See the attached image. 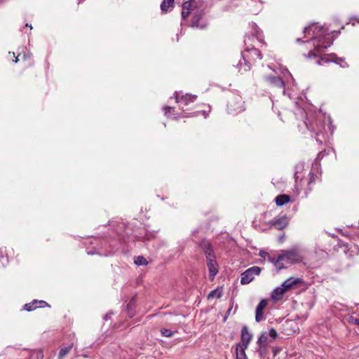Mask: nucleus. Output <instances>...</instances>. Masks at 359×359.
Listing matches in <instances>:
<instances>
[{
    "label": "nucleus",
    "instance_id": "nucleus-27",
    "mask_svg": "<svg viewBox=\"0 0 359 359\" xmlns=\"http://www.w3.org/2000/svg\"><path fill=\"white\" fill-rule=\"evenodd\" d=\"M283 261V260H278V257L276 259L273 257H269V262L274 264V265L276 266L277 271L286 268L284 266V264L282 262Z\"/></svg>",
    "mask_w": 359,
    "mask_h": 359
},
{
    "label": "nucleus",
    "instance_id": "nucleus-29",
    "mask_svg": "<svg viewBox=\"0 0 359 359\" xmlns=\"http://www.w3.org/2000/svg\"><path fill=\"white\" fill-rule=\"evenodd\" d=\"M135 264L138 266L147 265V261L144 257L138 256V257H135Z\"/></svg>",
    "mask_w": 359,
    "mask_h": 359
},
{
    "label": "nucleus",
    "instance_id": "nucleus-6",
    "mask_svg": "<svg viewBox=\"0 0 359 359\" xmlns=\"http://www.w3.org/2000/svg\"><path fill=\"white\" fill-rule=\"evenodd\" d=\"M278 337V333L274 328H271L269 332H262L258 337L257 344H262L263 346H266L273 340Z\"/></svg>",
    "mask_w": 359,
    "mask_h": 359
},
{
    "label": "nucleus",
    "instance_id": "nucleus-8",
    "mask_svg": "<svg viewBox=\"0 0 359 359\" xmlns=\"http://www.w3.org/2000/svg\"><path fill=\"white\" fill-rule=\"evenodd\" d=\"M321 61L327 62V63L330 62H332L337 65H339L342 68L348 67V65L346 62L345 58L337 57L335 54L327 55L322 57L320 60H318L317 61V63L318 65H321Z\"/></svg>",
    "mask_w": 359,
    "mask_h": 359
},
{
    "label": "nucleus",
    "instance_id": "nucleus-12",
    "mask_svg": "<svg viewBox=\"0 0 359 359\" xmlns=\"http://www.w3.org/2000/svg\"><path fill=\"white\" fill-rule=\"evenodd\" d=\"M207 266L209 271V278L210 280H213L215 276L218 273V264L216 261V257L214 258H211V257H208V259L206 260Z\"/></svg>",
    "mask_w": 359,
    "mask_h": 359
},
{
    "label": "nucleus",
    "instance_id": "nucleus-37",
    "mask_svg": "<svg viewBox=\"0 0 359 359\" xmlns=\"http://www.w3.org/2000/svg\"><path fill=\"white\" fill-rule=\"evenodd\" d=\"M351 322L355 325H359V318H355L351 317Z\"/></svg>",
    "mask_w": 359,
    "mask_h": 359
},
{
    "label": "nucleus",
    "instance_id": "nucleus-28",
    "mask_svg": "<svg viewBox=\"0 0 359 359\" xmlns=\"http://www.w3.org/2000/svg\"><path fill=\"white\" fill-rule=\"evenodd\" d=\"M309 176V180L308 184H309V186H310L311 184L314 183L316 180L320 179V174L319 175L318 174H316L313 172V170L312 169L310 171Z\"/></svg>",
    "mask_w": 359,
    "mask_h": 359
},
{
    "label": "nucleus",
    "instance_id": "nucleus-30",
    "mask_svg": "<svg viewBox=\"0 0 359 359\" xmlns=\"http://www.w3.org/2000/svg\"><path fill=\"white\" fill-rule=\"evenodd\" d=\"M266 346H262V344H257V351L259 353L260 357H263L266 351Z\"/></svg>",
    "mask_w": 359,
    "mask_h": 359
},
{
    "label": "nucleus",
    "instance_id": "nucleus-10",
    "mask_svg": "<svg viewBox=\"0 0 359 359\" xmlns=\"http://www.w3.org/2000/svg\"><path fill=\"white\" fill-rule=\"evenodd\" d=\"M243 101L240 95L232 96L228 101L229 109L232 111H242L243 110Z\"/></svg>",
    "mask_w": 359,
    "mask_h": 359
},
{
    "label": "nucleus",
    "instance_id": "nucleus-22",
    "mask_svg": "<svg viewBox=\"0 0 359 359\" xmlns=\"http://www.w3.org/2000/svg\"><path fill=\"white\" fill-rule=\"evenodd\" d=\"M196 96L192 95H182V97H179L178 96L176 97L177 102L179 103L188 104L189 102H193L196 100Z\"/></svg>",
    "mask_w": 359,
    "mask_h": 359
},
{
    "label": "nucleus",
    "instance_id": "nucleus-4",
    "mask_svg": "<svg viewBox=\"0 0 359 359\" xmlns=\"http://www.w3.org/2000/svg\"><path fill=\"white\" fill-rule=\"evenodd\" d=\"M261 271V268L257 266H254L248 269L241 274V283L242 285L250 283L254 280L255 276L259 275Z\"/></svg>",
    "mask_w": 359,
    "mask_h": 359
},
{
    "label": "nucleus",
    "instance_id": "nucleus-13",
    "mask_svg": "<svg viewBox=\"0 0 359 359\" xmlns=\"http://www.w3.org/2000/svg\"><path fill=\"white\" fill-rule=\"evenodd\" d=\"M250 26L251 27L252 34V36H250L251 38V41L254 37H255L259 43L265 44L263 32L260 29L257 25L255 22H252L250 24Z\"/></svg>",
    "mask_w": 359,
    "mask_h": 359
},
{
    "label": "nucleus",
    "instance_id": "nucleus-20",
    "mask_svg": "<svg viewBox=\"0 0 359 359\" xmlns=\"http://www.w3.org/2000/svg\"><path fill=\"white\" fill-rule=\"evenodd\" d=\"M290 196L287 194L278 195L275 198V202L277 206H283L290 201Z\"/></svg>",
    "mask_w": 359,
    "mask_h": 359
},
{
    "label": "nucleus",
    "instance_id": "nucleus-15",
    "mask_svg": "<svg viewBox=\"0 0 359 359\" xmlns=\"http://www.w3.org/2000/svg\"><path fill=\"white\" fill-rule=\"evenodd\" d=\"M49 307L50 305L45 301L34 299L30 303L25 304L24 309L27 311H32L38 308Z\"/></svg>",
    "mask_w": 359,
    "mask_h": 359
},
{
    "label": "nucleus",
    "instance_id": "nucleus-44",
    "mask_svg": "<svg viewBox=\"0 0 359 359\" xmlns=\"http://www.w3.org/2000/svg\"><path fill=\"white\" fill-rule=\"evenodd\" d=\"M297 172H295V173H294V177H297Z\"/></svg>",
    "mask_w": 359,
    "mask_h": 359
},
{
    "label": "nucleus",
    "instance_id": "nucleus-16",
    "mask_svg": "<svg viewBox=\"0 0 359 359\" xmlns=\"http://www.w3.org/2000/svg\"><path fill=\"white\" fill-rule=\"evenodd\" d=\"M252 338V334L248 331V327L244 325L241 330L242 344L240 345V346L244 347V348H247Z\"/></svg>",
    "mask_w": 359,
    "mask_h": 359
},
{
    "label": "nucleus",
    "instance_id": "nucleus-33",
    "mask_svg": "<svg viewBox=\"0 0 359 359\" xmlns=\"http://www.w3.org/2000/svg\"><path fill=\"white\" fill-rule=\"evenodd\" d=\"M172 109H173V108H172L170 107H164L165 114L167 115L168 116H169L170 114V111Z\"/></svg>",
    "mask_w": 359,
    "mask_h": 359
},
{
    "label": "nucleus",
    "instance_id": "nucleus-2",
    "mask_svg": "<svg viewBox=\"0 0 359 359\" xmlns=\"http://www.w3.org/2000/svg\"><path fill=\"white\" fill-rule=\"evenodd\" d=\"M244 43L245 49L241 55V59L239 60L236 65L238 71L241 73L249 71L252 64L257 59H262L261 51L251 43V38L250 36H246Z\"/></svg>",
    "mask_w": 359,
    "mask_h": 359
},
{
    "label": "nucleus",
    "instance_id": "nucleus-35",
    "mask_svg": "<svg viewBox=\"0 0 359 359\" xmlns=\"http://www.w3.org/2000/svg\"><path fill=\"white\" fill-rule=\"evenodd\" d=\"M273 355H276L280 351V348L278 346L273 347L272 348Z\"/></svg>",
    "mask_w": 359,
    "mask_h": 359
},
{
    "label": "nucleus",
    "instance_id": "nucleus-5",
    "mask_svg": "<svg viewBox=\"0 0 359 359\" xmlns=\"http://www.w3.org/2000/svg\"><path fill=\"white\" fill-rule=\"evenodd\" d=\"M203 9H196L193 13V16L190 22V26L194 28L204 29L206 27V24L203 20L204 15Z\"/></svg>",
    "mask_w": 359,
    "mask_h": 359
},
{
    "label": "nucleus",
    "instance_id": "nucleus-25",
    "mask_svg": "<svg viewBox=\"0 0 359 359\" xmlns=\"http://www.w3.org/2000/svg\"><path fill=\"white\" fill-rule=\"evenodd\" d=\"M175 0H163L161 4V9L163 13H167L168 8L174 6Z\"/></svg>",
    "mask_w": 359,
    "mask_h": 359
},
{
    "label": "nucleus",
    "instance_id": "nucleus-14",
    "mask_svg": "<svg viewBox=\"0 0 359 359\" xmlns=\"http://www.w3.org/2000/svg\"><path fill=\"white\" fill-rule=\"evenodd\" d=\"M268 300L266 299H262L256 307L255 310V321L257 323L264 320V310L268 305Z\"/></svg>",
    "mask_w": 359,
    "mask_h": 359
},
{
    "label": "nucleus",
    "instance_id": "nucleus-40",
    "mask_svg": "<svg viewBox=\"0 0 359 359\" xmlns=\"http://www.w3.org/2000/svg\"><path fill=\"white\" fill-rule=\"evenodd\" d=\"M284 237H285V236H284V235H283V236H280V237L278 238V241H279L280 243L283 242V241H284Z\"/></svg>",
    "mask_w": 359,
    "mask_h": 359
},
{
    "label": "nucleus",
    "instance_id": "nucleus-24",
    "mask_svg": "<svg viewBox=\"0 0 359 359\" xmlns=\"http://www.w3.org/2000/svg\"><path fill=\"white\" fill-rule=\"evenodd\" d=\"M245 349L244 347L240 346L239 344L236 348V359H248Z\"/></svg>",
    "mask_w": 359,
    "mask_h": 359
},
{
    "label": "nucleus",
    "instance_id": "nucleus-1",
    "mask_svg": "<svg viewBox=\"0 0 359 359\" xmlns=\"http://www.w3.org/2000/svg\"><path fill=\"white\" fill-rule=\"evenodd\" d=\"M311 31L313 32V35L312 39L318 38V41L313 43V46H315L314 50H310L308 55L304 54V55L307 58L317 57L318 54L327 49L333 43L332 36L327 33V29L323 27L312 25L305 27L304 29V33L305 35L309 34Z\"/></svg>",
    "mask_w": 359,
    "mask_h": 359
},
{
    "label": "nucleus",
    "instance_id": "nucleus-31",
    "mask_svg": "<svg viewBox=\"0 0 359 359\" xmlns=\"http://www.w3.org/2000/svg\"><path fill=\"white\" fill-rule=\"evenodd\" d=\"M161 334L167 337H171L174 335V332L171 331L170 330L163 328L161 330Z\"/></svg>",
    "mask_w": 359,
    "mask_h": 359
},
{
    "label": "nucleus",
    "instance_id": "nucleus-7",
    "mask_svg": "<svg viewBox=\"0 0 359 359\" xmlns=\"http://www.w3.org/2000/svg\"><path fill=\"white\" fill-rule=\"evenodd\" d=\"M203 3V1L201 0H190L188 1H185L182 5V17L183 19H187L189 14L196 11V7L198 4Z\"/></svg>",
    "mask_w": 359,
    "mask_h": 359
},
{
    "label": "nucleus",
    "instance_id": "nucleus-32",
    "mask_svg": "<svg viewBox=\"0 0 359 359\" xmlns=\"http://www.w3.org/2000/svg\"><path fill=\"white\" fill-rule=\"evenodd\" d=\"M259 255L261 257H263V258H266V257H269V258L270 257L269 254L267 252L264 251V250H261V251L259 252Z\"/></svg>",
    "mask_w": 359,
    "mask_h": 359
},
{
    "label": "nucleus",
    "instance_id": "nucleus-11",
    "mask_svg": "<svg viewBox=\"0 0 359 359\" xmlns=\"http://www.w3.org/2000/svg\"><path fill=\"white\" fill-rule=\"evenodd\" d=\"M265 81H266L271 86L285 90V83L283 79L278 76H266L264 77Z\"/></svg>",
    "mask_w": 359,
    "mask_h": 359
},
{
    "label": "nucleus",
    "instance_id": "nucleus-36",
    "mask_svg": "<svg viewBox=\"0 0 359 359\" xmlns=\"http://www.w3.org/2000/svg\"><path fill=\"white\" fill-rule=\"evenodd\" d=\"M258 3H259V7L257 8V9H255V10H252V11L253 13H255V14L258 13L259 11V10L261 9V8H262V2L261 1H258Z\"/></svg>",
    "mask_w": 359,
    "mask_h": 359
},
{
    "label": "nucleus",
    "instance_id": "nucleus-34",
    "mask_svg": "<svg viewBox=\"0 0 359 359\" xmlns=\"http://www.w3.org/2000/svg\"><path fill=\"white\" fill-rule=\"evenodd\" d=\"M36 359H43V353L42 351H37L36 352Z\"/></svg>",
    "mask_w": 359,
    "mask_h": 359
},
{
    "label": "nucleus",
    "instance_id": "nucleus-39",
    "mask_svg": "<svg viewBox=\"0 0 359 359\" xmlns=\"http://www.w3.org/2000/svg\"><path fill=\"white\" fill-rule=\"evenodd\" d=\"M232 308L230 307L226 311V319L227 318V316L230 314Z\"/></svg>",
    "mask_w": 359,
    "mask_h": 359
},
{
    "label": "nucleus",
    "instance_id": "nucleus-21",
    "mask_svg": "<svg viewBox=\"0 0 359 359\" xmlns=\"http://www.w3.org/2000/svg\"><path fill=\"white\" fill-rule=\"evenodd\" d=\"M285 292V289L282 288V287H278L275 288L271 292V299L274 301H279L283 298L284 293Z\"/></svg>",
    "mask_w": 359,
    "mask_h": 359
},
{
    "label": "nucleus",
    "instance_id": "nucleus-17",
    "mask_svg": "<svg viewBox=\"0 0 359 359\" xmlns=\"http://www.w3.org/2000/svg\"><path fill=\"white\" fill-rule=\"evenodd\" d=\"M270 224L276 229L283 230L288 225V218L285 215L280 218H274L271 221Z\"/></svg>",
    "mask_w": 359,
    "mask_h": 359
},
{
    "label": "nucleus",
    "instance_id": "nucleus-9",
    "mask_svg": "<svg viewBox=\"0 0 359 359\" xmlns=\"http://www.w3.org/2000/svg\"><path fill=\"white\" fill-rule=\"evenodd\" d=\"M278 260H284L286 264H292L301 262V257L297 252L290 250L278 255Z\"/></svg>",
    "mask_w": 359,
    "mask_h": 359
},
{
    "label": "nucleus",
    "instance_id": "nucleus-38",
    "mask_svg": "<svg viewBox=\"0 0 359 359\" xmlns=\"http://www.w3.org/2000/svg\"><path fill=\"white\" fill-rule=\"evenodd\" d=\"M12 55H13V61L15 63H17V62L19 61L18 57H19V56H20V55L19 54L18 56H15V53H14V52H13V53H12Z\"/></svg>",
    "mask_w": 359,
    "mask_h": 359
},
{
    "label": "nucleus",
    "instance_id": "nucleus-43",
    "mask_svg": "<svg viewBox=\"0 0 359 359\" xmlns=\"http://www.w3.org/2000/svg\"><path fill=\"white\" fill-rule=\"evenodd\" d=\"M316 141H319V142H322V141H321V140H318V138L317 137H316Z\"/></svg>",
    "mask_w": 359,
    "mask_h": 359
},
{
    "label": "nucleus",
    "instance_id": "nucleus-19",
    "mask_svg": "<svg viewBox=\"0 0 359 359\" xmlns=\"http://www.w3.org/2000/svg\"><path fill=\"white\" fill-rule=\"evenodd\" d=\"M301 282L302 280L300 278L294 279L293 278H290L282 283L281 287L282 288L285 289L286 292L288 290L291 289L294 285Z\"/></svg>",
    "mask_w": 359,
    "mask_h": 359
},
{
    "label": "nucleus",
    "instance_id": "nucleus-23",
    "mask_svg": "<svg viewBox=\"0 0 359 359\" xmlns=\"http://www.w3.org/2000/svg\"><path fill=\"white\" fill-rule=\"evenodd\" d=\"M223 294V288L222 287H218L215 290L211 291L209 294L208 295V299H218L220 298L222 296Z\"/></svg>",
    "mask_w": 359,
    "mask_h": 359
},
{
    "label": "nucleus",
    "instance_id": "nucleus-41",
    "mask_svg": "<svg viewBox=\"0 0 359 359\" xmlns=\"http://www.w3.org/2000/svg\"><path fill=\"white\" fill-rule=\"evenodd\" d=\"M296 41H297V42H302V43H304V42H305V41H303L302 40V39H300V38H297V39H296Z\"/></svg>",
    "mask_w": 359,
    "mask_h": 359
},
{
    "label": "nucleus",
    "instance_id": "nucleus-42",
    "mask_svg": "<svg viewBox=\"0 0 359 359\" xmlns=\"http://www.w3.org/2000/svg\"><path fill=\"white\" fill-rule=\"evenodd\" d=\"M255 3H257V1H256V0H251V1H250V6H251V5H252V4H255Z\"/></svg>",
    "mask_w": 359,
    "mask_h": 359
},
{
    "label": "nucleus",
    "instance_id": "nucleus-26",
    "mask_svg": "<svg viewBox=\"0 0 359 359\" xmlns=\"http://www.w3.org/2000/svg\"><path fill=\"white\" fill-rule=\"evenodd\" d=\"M73 345L74 343L72 342L68 346L60 348L58 354V359H63V358L70 352L73 347Z\"/></svg>",
    "mask_w": 359,
    "mask_h": 359
},
{
    "label": "nucleus",
    "instance_id": "nucleus-3",
    "mask_svg": "<svg viewBox=\"0 0 359 359\" xmlns=\"http://www.w3.org/2000/svg\"><path fill=\"white\" fill-rule=\"evenodd\" d=\"M304 125L309 131L314 133L317 137L320 135L325 128L323 123L313 116L306 117L304 121Z\"/></svg>",
    "mask_w": 359,
    "mask_h": 359
},
{
    "label": "nucleus",
    "instance_id": "nucleus-45",
    "mask_svg": "<svg viewBox=\"0 0 359 359\" xmlns=\"http://www.w3.org/2000/svg\"><path fill=\"white\" fill-rule=\"evenodd\" d=\"M358 20V22H359V19H356Z\"/></svg>",
    "mask_w": 359,
    "mask_h": 359
},
{
    "label": "nucleus",
    "instance_id": "nucleus-18",
    "mask_svg": "<svg viewBox=\"0 0 359 359\" xmlns=\"http://www.w3.org/2000/svg\"><path fill=\"white\" fill-rule=\"evenodd\" d=\"M200 247L206 257V260L208 259L209 257H211V258L215 257L212 245L208 241H202L200 243Z\"/></svg>",
    "mask_w": 359,
    "mask_h": 359
}]
</instances>
